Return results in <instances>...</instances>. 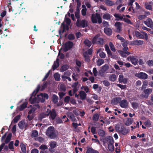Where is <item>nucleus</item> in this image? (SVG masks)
<instances>
[{"label":"nucleus","instance_id":"1","mask_svg":"<svg viewBox=\"0 0 153 153\" xmlns=\"http://www.w3.org/2000/svg\"><path fill=\"white\" fill-rule=\"evenodd\" d=\"M115 129L117 132L121 133L123 135H126L129 131V129H126L123 125H121L120 127L119 124H117L116 125Z\"/></svg>","mask_w":153,"mask_h":153},{"label":"nucleus","instance_id":"2","mask_svg":"<svg viewBox=\"0 0 153 153\" xmlns=\"http://www.w3.org/2000/svg\"><path fill=\"white\" fill-rule=\"evenodd\" d=\"M46 135L51 139H54L57 137V135L55 133V130L53 127H49L47 130Z\"/></svg>","mask_w":153,"mask_h":153},{"label":"nucleus","instance_id":"3","mask_svg":"<svg viewBox=\"0 0 153 153\" xmlns=\"http://www.w3.org/2000/svg\"><path fill=\"white\" fill-rule=\"evenodd\" d=\"M40 88V85H38L36 89L32 93L31 96L29 99V101L32 104L36 103L37 100V98L34 96L39 91Z\"/></svg>","mask_w":153,"mask_h":153},{"label":"nucleus","instance_id":"4","mask_svg":"<svg viewBox=\"0 0 153 153\" xmlns=\"http://www.w3.org/2000/svg\"><path fill=\"white\" fill-rule=\"evenodd\" d=\"M97 19L99 24L102 23V20L100 15L98 13H96L95 14H93L91 16V20L92 22L93 23H97Z\"/></svg>","mask_w":153,"mask_h":153},{"label":"nucleus","instance_id":"5","mask_svg":"<svg viewBox=\"0 0 153 153\" xmlns=\"http://www.w3.org/2000/svg\"><path fill=\"white\" fill-rule=\"evenodd\" d=\"M88 22L85 19H82L81 21L77 20L76 22V26L78 27H81L83 28L85 27L88 25Z\"/></svg>","mask_w":153,"mask_h":153},{"label":"nucleus","instance_id":"6","mask_svg":"<svg viewBox=\"0 0 153 153\" xmlns=\"http://www.w3.org/2000/svg\"><path fill=\"white\" fill-rule=\"evenodd\" d=\"M127 60L131 62L134 65H135L138 63V60L137 56H129L127 58Z\"/></svg>","mask_w":153,"mask_h":153},{"label":"nucleus","instance_id":"7","mask_svg":"<svg viewBox=\"0 0 153 153\" xmlns=\"http://www.w3.org/2000/svg\"><path fill=\"white\" fill-rule=\"evenodd\" d=\"M7 135V133H6L1 138V141L3 142V140H4L5 138V143L6 144H7L9 143L10 141L11 138L12 136V134L11 133H9L7 137H6Z\"/></svg>","mask_w":153,"mask_h":153},{"label":"nucleus","instance_id":"8","mask_svg":"<svg viewBox=\"0 0 153 153\" xmlns=\"http://www.w3.org/2000/svg\"><path fill=\"white\" fill-rule=\"evenodd\" d=\"M144 34H141L138 31H135V34L137 38H139L141 39H144L145 38L146 40L148 39V35L146 33L143 32Z\"/></svg>","mask_w":153,"mask_h":153},{"label":"nucleus","instance_id":"9","mask_svg":"<svg viewBox=\"0 0 153 153\" xmlns=\"http://www.w3.org/2000/svg\"><path fill=\"white\" fill-rule=\"evenodd\" d=\"M114 26L116 29L115 32L118 33H120L121 32L122 25L120 22H116L114 24Z\"/></svg>","mask_w":153,"mask_h":153},{"label":"nucleus","instance_id":"10","mask_svg":"<svg viewBox=\"0 0 153 153\" xmlns=\"http://www.w3.org/2000/svg\"><path fill=\"white\" fill-rule=\"evenodd\" d=\"M103 144H105V143H114V141L112 137L111 136H107L103 140Z\"/></svg>","mask_w":153,"mask_h":153},{"label":"nucleus","instance_id":"11","mask_svg":"<svg viewBox=\"0 0 153 153\" xmlns=\"http://www.w3.org/2000/svg\"><path fill=\"white\" fill-rule=\"evenodd\" d=\"M136 76L140 79H146L148 78V75L143 72H140L136 74Z\"/></svg>","mask_w":153,"mask_h":153},{"label":"nucleus","instance_id":"12","mask_svg":"<svg viewBox=\"0 0 153 153\" xmlns=\"http://www.w3.org/2000/svg\"><path fill=\"white\" fill-rule=\"evenodd\" d=\"M144 23L148 27L153 29V22L151 19H146V21L144 22Z\"/></svg>","mask_w":153,"mask_h":153},{"label":"nucleus","instance_id":"13","mask_svg":"<svg viewBox=\"0 0 153 153\" xmlns=\"http://www.w3.org/2000/svg\"><path fill=\"white\" fill-rule=\"evenodd\" d=\"M73 46V43L71 41H68L66 42L65 44V51H66L68 50H70L72 48Z\"/></svg>","mask_w":153,"mask_h":153},{"label":"nucleus","instance_id":"14","mask_svg":"<svg viewBox=\"0 0 153 153\" xmlns=\"http://www.w3.org/2000/svg\"><path fill=\"white\" fill-rule=\"evenodd\" d=\"M119 104L121 107L126 108L128 105V103L126 100L124 99L120 102Z\"/></svg>","mask_w":153,"mask_h":153},{"label":"nucleus","instance_id":"15","mask_svg":"<svg viewBox=\"0 0 153 153\" xmlns=\"http://www.w3.org/2000/svg\"><path fill=\"white\" fill-rule=\"evenodd\" d=\"M121 100V98L120 97H115L113 98L111 100V103L113 105H117Z\"/></svg>","mask_w":153,"mask_h":153},{"label":"nucleus","instance_id":"16","mask_svg":"<svg viewBox=\"0 0 153 153\" xmlns=\"http://www.w3.org/2000/svg\"><path fill=\"white\" fill-rule=\"evenodd\" d=\"M144 41L142 40H135L131 42V44L132 45H142Z\"/></svg>","mask_w":153,"mask_h":153},{"label":"nucleus","instance_id":"17","mask_svg":"<svg viewBox=\"0 0 153 153\" xmlns=\"http://www.w3.org/2000/svg\"><path fill=\"white\" fill-rule=\"evenodd\" d=\"M152 90L150 88H148L144 89L143 92L144 94L143 95L144 97L146 98H148L149 94L152 92Z\"/></svg>","mask_w":153,"mask_h":153},{"label":"nucleus","instance_id":"18","mask_svg":"<svg viewBox=\"0 0 153 153\" xmlns=\"http://www.w3.org/2000/svg\"><path fill=\"white\" fill-rule=\"evenodd\" d=\"M79 96L80 97V99L83 100L86 99L87 94L84 91H81L79 92Z\"/></svg>","mask_w":153,"mask_h":153},{"label":"nucleus","instance_id":"19","mask_svg":"<svg viewBox=\"0 0 153 153\" xmlns=\"http://www.w3.org/2000/svg\"><path fill=\"white\" fill-rule=\"evenodd\" d=\"M49 114H50V117L52 120H54L56 116V114L54 109H52V111H50Z\"/></svg>","mask_w":153,"mask_h":153},{"label":"nucleus","instance_id":"20","mask_svg":"<svg viewBox=\"0 0 153 153\" xmlns=\"http://www.w3.org/2000/svg\"><path fill=\"white\" fill-rule=\"evenodd\" d=\"M49 145L51 148L49 149V150L51 152H53L52 151V149L55 148L57 146V143L55 141H52L50 142Z\"/></svg>","mask_w":153,"mask_h":153},{"label":"nucleus","instance_id":"21","mask_svg":"<svg viewBox=\"0 0 153 153\" xmlns=\"http://www.w3.org/2000/svg\"><path fill=\"white\" fill-rule=\"evenodd\" d=\"M104 33L108 36L111 35L112 33V29L109 27H105L104 29Z\"/></svg>","mask_w":153,"mask_h":153},{"label":"nucleus","instance_id":"22","mask_svg":"<svg viewBox=\"0 0 153 153\" xmlns=\"http://www.w3.org/2000/svg\"><path fill=\"white\" fill-rule=\"evenodd\" d=\"M59 65V59L57 58L56 61L54 62V64L52 66V69L53 71L58 68Z\"/></svg>","mask_w":153,"mask_h":153},{"label":"nucleus","instance_id":"23","mask_svg":"<svg viewBox=\"0 0 153 153\" xmlns=\"http://www.w3.org/2000/svg\"><path fill=\"white\" fill-rule=\"evenodd\" d=\"M49 115V113L48 114H45L44 113L40 114L38 118L40 121H42V119L46 117Z\"/></svg>","mask_w":153,"mask_h":153},{"label":"nucleus","instance_id":"24","mask_svg":"<svg viewBox=\"0 0 153 153\" xmlns=\"http://www.w3.org/2000/svg\"><path fill=\"white\" fill-rule=\"evenodd\" d=\"M100 35L97 34L96 35L93 39L92 42L93 44H96L98 41V39L100 38Z\"/></svg>","mask_w":153,"mask_h":153},{"label":"nucleus","instance_id":"25","mask_svg":"<svg viewBox=\"0 0 153 153\" xmlns=\"http://www.w3.org/2000/svg\"><path fill=\"white\" fill-rule=\"evenodd\" d=\"M134 121V119L133 118H128L125 123V125L127 126H129Z\"/></svg>","mask_w":153,"mask_h":153},{"label":"nucleus","instance_id":"26","mask_svg":"<svg viewBox=\"0 0 153 153\" xmlns=\"http://www.w3.org/2000/svg\"><path fill=\"white\" fill-rule=\"evenodd\" d=\"M83 56L85 59V61L88 62L90 61V59L89 56L88 55L87 52H86L83 53Z\"/></svg>","mask_w":153,"mask_h":153},{"label":"nucleus","instance_id":"27","mask_svg":"<svg viewBox=\"0 0 153 153\" xmlns=\"http://www.w3.org/2000/svg\"><path fill=\"white\" fill-rule=\"evenodd\" d=\"M68 68L69 66L67 64L61 66L60 69V71L61 72H63L66 71Z\"/></svg>","mask_w":153,"mask_h":153},{"label":"nucleus","instance_id":"28","mask_svg":"<svg viewBox=\"0 0 153 153\" xmlns=\"http://www.w3.org/2000/svg\"><path fill=\"white\" fill-rule=\"evenodd\" d=\"M117 78V76L115 74H111L109 77V80L113 82L115 81Z\"/></svg>","mask_w":153,"mask_h":153},{"label":"nucleus","instance_id":"29","mask_svg":"<svg viewBox=\"0 0 153 153\" xmlns=\"http://www.w3.org/2000/svg\"><path fill=\"white\" fill-rule=\"evenodd\" d=\"M86 153H99V152L92 148H89L87 149Z\"/></svg>","mask_w":153,"mask_h":153},{"label":"nucleus","instance_id":"30","mask_svg":"<svg viewBox=\"0 0 153 153\" xmlns=\"http://www.w3.org/2000/svg\"><path fill=\"white\" fill-rule=\"evenodd\" d=\"M27 106V103L24 102L18 107V109L20 111H22Z\"/></svg>","mask_w":153,"mask_h":153},{"label":"nucleus","instance_id":"31","mask_svg":"<svg viewBox=\"0 0 153 153\" xmlns=\"http://www.w3.org/2000/svg\"><path fill=\"white\" fill-rule=\"evenodd\" d=\"M52 101L54 104H56L57 103L58 100V97L55 94H53L52 96Z\"/></svg>","mask_w":153,"mask_h":153},{"label":"nucleus","instance_id":"32","mask_svg":"<svg viewBox=\"0 0 153 153\" xmlns=\"http://www.w3.org/2000/svg\"><path fill=\"white\" fill-rule=\"evenodd\" d=\"M114 16L117 18L115 19V20L119 21V20H122L123 19V17L119 14L115 13Z\"/></svg>","mask_w":153,"mask_h":153},{"label":"nucleus","instance_id":"33","mask_svg":"<svg viewBox=\"0 0 153 153\" xmlns=\"http://www.w3.org/2000/svg\"><path fill=\"white\" fill-rule=\"evenodd\" d=\"M105 3L109 6L114 5H115L114 2L113 1L110 0H106L105 1Z\"/></svg>","mask_w":153,"mask_h":153},{"label":"nucleus","instance_id":"34","mask_svg":"<svg viewBox=\"0 0 153 153\" xmlns=\"http://www.w3.org/2000/svg\"><path fill=\"white\" fill-rule=\"evenodd\" d=\"M84 44L87 46L90 47L91 45V42L88 39H85L84 42Z\"/></svg>","mask_w":153,"mask_h":153},{"label":"nucleus","instance_id":"35","mask_svg":"<svg viewBox=\"0 0 153 153\" xmlns=\"http://www.w3.org/2000/svg\"><path fill=\"white\" fill-rule=\"evenodd\" d=\"M114 143H108V148L109 150L111 151L112 152L114 149V146L113 145Z\"/></svg>","mask_w":153,"mask_h":153},{"label":"nucleus","instance_id":"36","mask_svg":"<svg viewBox=\"0 0 153 153\" xmlns=\"http://www.w3.org/2000/svg\"><path fill=\"white\" fill-rule=\"evenodd\" d=\"M98 133L99 135L101 137H104L105 134V131L103 130L99 129L98 131Z\"/></svg>","mask_w":153,"mask_h":153},{"label":"nucleus","instance_id":"37","mask_svg":"<svg viewBox=\"0 0 153 153\" xmlns=\"http://www.w3.org/2000/svg\"><path fill=\"white\" fill-rule=\"evenodd\" d=\"M22 151L24 153L26 152V149L25 145L23 143H21L20 145Z\"/></svg>","mask_w":153,"mask_h":153},{"label":"nucleus","instance_id":"38","mask_svg":"<svg viewBox=\"0 0 153 153\" xmlns=\"http://www.w3.org/2000/svg\"><path fill=\"white\" fill-rule=\"evenodd\" d=\"M111 16L112 17V16H111L110 14L108 13H106L103 15V18L104 19L108 20L111 19Z\"/></svg>","mask_w":153,"mask_h":153},{"label":"nucleus","instance_id":"39","mask_svg":"<svg viewBox=\"0 0 153 153\" xmlns=\"http://www.w3.org/2000/svg\"><path fill=\"white\" fill-rule=\"evenodd\" d=\"M25 124V123L24 121L22 120L19 122L18 123V126L20 129H23L24 128Z\"/></svg>","mask_w":153,"mask_h":153},{"label":"nucleus","instance_id":"40","mask_svg":"<svg viewBox=\"0 0 153 153\" xmlns=\"http://www.w3.org/2000/svg\"><path fill=\"white\" fill-rule=\"evenodd\" d=\"M104 62V60L101 59H98L97 61V65L98 66H100L103 64Z\"/></svg>","mask_w":153,"mask_h":153},{"label":"nucleus","instance_id":"41","mask_svg":"<svg viewBox=\"0 0 153 153\" xmlns=\"http://www.w3.org/2000/svg\"><path fill=\"white\" fill-rule=\"evenodd\" d=\"M55 79L57 81H59L60 80V76L58 73H55L54 75Z\"/></svg>","mask_w":153,"mask_h":153},{"label":"nucleus","instance_id":"42","mask_svg":"<svg viewBox=\"0 0 153 153\" xmlns=\"http://www.w3.org/2000/svg\"><path fill=\"white\" fill-rule=\"evenodd\" d=\"M20 115L19 114L17 115L16 117H15V118H14L13 120L12 121V122H13L14 123H17L20 119Z\"/></svg>","mask_w":153,"mask_h":153},{"label":"nucleus","instance_id":"43","mask_svg":"<svg viewBox=\"0 0 153 153\" xmlns=\"http://www.w3.org/2000/svg\"><path fill=\"white\" fill-rule=\"evenodd\" d=\"M13 144V141H11L8 144L9 148L12 151H13L14 149Z\"/></svg>","mask_w":153,"mask_h":153},{"label":"nucleus","instance_id":"44","mask_svg":"<svg viewBox=\"0 0 153 153\" xmlns=\"http://www.w3.org/2000/svg\"><path fill=\"white\" fill-rule=\"evenodd\" d=\"M99 118V114H95L93 117V120L97 121H98Z\"/></svg>","mask_w":153,"mask_h":153},{"label":"nucleus","instance_id":"45","mask_svg":"<svg viewBox=\"0 0 153 153\" xmlns=\"http://www.w3.org/2000/svg\"><path fill=\"white\" fill-rule=\"evenodd\" d=\"M38 135V132L37 130H33L32 131L31 136L32 137H36Z\"/></svg>","mask_w":153,"mask_h":153},{"label":"nucleus","instance_id":"46","mask_svg":"<svg viewBox=\"0 0 153 153\" xmlns=\"http://www.w3.org/2000/svg\"><path fill=\"white\" fill-rule=\"evenodd\" d=\"M68 117L72 121L75 122L76 121V119L75 116L74 114H71L69 115Z\"/></svg>","mask_w":153,"mask_h":153},{"label":"nucleus","instance_id":"47","mask_svg":"<svg viewBox=\"0 0 153 153\" xmlns=\"http://www.w3.org/2000/svg\"><path fill=\"white\" fill-rule=\"evenodd\" d=\"M108 65L107 64H105L102 67L101 69L104 72H105L108 69Z\"/></svg>","mask_w":153,"mask_h":153},{"label":"nucleus","instance_id":"48","mask_svg":"<svg viewBox=\"0 0 153 153\" xmlns=\"http://www.w3.org/2000/svg\"><path fill=\"white\" fill-rule=\"evenodd\" d=\"M109 45L112 51L114 52L116 51V49L115 48L112 42H109Z\"/></svg>","mask_w":153,"mask_h":153},{"label":"nucleus","instance_id":"49","mask_svg":"<svg viewBox=\"0 0 153 153\" xmlns=\"http://www.w3.org/2000/svg\"><path fill=\"white\" fill-rule=\"evenodd\" d=\"M131 105L132 108L134 109H137L139 106L138 103L136 102H133Z\"/></svg>","mask_w":153,"mask_h":153},{"label":"nucleus","instance_id":"50","mask_svg":"<svg viewBox=\"0 0 153 153\" xmlns=\"http://www.w3.org/2000/svg\"><path fill=\"white\" fill-rule=\"evenodd\" d=\"M35 117L34 114H28L27 118L29 121H31Z\"/></svg>","mask_w":153,"mask_h":153},{"label":"nucleus","instance_id":"51","mask_svg":"<svg viewBox=\"0 0 153 153\" xmlns=\"http://www.w3.org/2000/svg\"><path fill=\"white\" fill-rule=\"evenodd\" d=\"M98 40V41L97 42L96 44L100 45H103L104 43V41L103 39L100 38Z\"/></svg>","mask_w":153,"mask_h":153},{"label":"nucleus","instance_id":"52","mask_svg":"<svg viewBox=\"0 0 153 153\" xmlns=\"http://www.w3.org/2000/svg\"><path fill=\"white\" fill-rule=\"evenodd\" d=\"M48 148L47 146L44 144L42 145L39 147V149H42V151H45V149H48Z\"/></svg>","mask_w":153,"mask_h":153},{"label":"nucleus","instance_id":"53","mask_svg":"<svg viewBox=\"0 0 153 153\" xmlns=\"http://www.w3.org/2000/svg\"><path fill=\"white\" fill-rule=\"evenodd\" d=\"M148 85V82L146 81H144L143 83V85L141 88L142 90H144L146 88V86Z\"/></svg>","mask_w":153,"mask_h":153},{"label":"nucleus","instance_id":"54","mask_svg":"<svg viewBox=\"0 0 153 153\" xmlns=\"http://www.w3.org/2000/svg\"><path fill=\"white\" fill-rule=\"evenodd\" d=\"M105 86L108 87L110 85V83L107 80H104L102 82Z\"/></svg>","mask_w":153,"mask_h":153},{"label":"nucleus","instance_id":"55","mask_svg":"<svg viewBox=\"0 0 153 153\" xmlns=\"http://www.w3.org/2000/svg\"><path fill=\"white\" fill-rule=\"evenodd\" d=\"M68 38L70 40H73L75 39V37L74 34L71 33L68 35Z\"/></svg>","mask_w":153,"mask_h":153},{"label":"nucleus","instance_id":"56","mask_svg":"<svg viewBox=\"0 0 153 153\" xmlns=\"http://www.w3.org/2000/svg\"><path fill=\"white\" fill-rule=\"evenodd\" d=\"M68 25H65L64 23H63L61 24V27H62L63 28L65 29V30H69V27Z\"/></svg>","mask_w":153,"mask_h":153},{"label":"nucleus","instance_id":"57","mask_svg":"<svg viewBox=\"0 0 153 153\" xmlns=\"http://www.w3.org/2000/svg\"><path fill=\"white\" fill-rule=\"evenodd\" d=\"M36 110V108L35 107H33L31 108L29 111L28 114H34V112Z\"/></svg>","mask_w":153,"mask_h":153},{"label":"nucleus","instance_id":"58","mask_svg":"<svg viewBox=\"0 0 153 153\" xmlns=\"http://www.w3.org/2000/svg\"><path fill=\"white\" fill-rule=\"evenodd\" d=\"M78 74H76L74 73H73L72 76V77L73 80L75 81H76L78 80L77 78Z\"/></svg>","mask_w":153,"mask_h":153},{"label":"nucleus","instance_id":"59","mask_svg":"<svg viewBox=\"0 0 153 153\" xmlns=\"http://www.w3.org/2000/svg\"><path fill=\"white\" fill-rule=\"evenodd\" d=\"M40 95H41L42 97L45 98L46 100H48V99L49 96L47 94L45 93H41Z\"/></svg>","mask_w":153,"mask_h":153},{"label":"nucleus","instance_id":"60","mask_svg":"<svg viewBox=\"0 0 153 153\" xmlns=\"http://www.w3.org/2000/svg\"><path fill=\"white\" fill-rule=\"evenodd\" d=\"M87 9L86 7L85 8H82L81 10V13L83 16H85L86 15Z\"/></svg>","mask_w":153,"mask_h":153},{"label":"nucleus","instance_id":"61","mask_svg":"<svg viewBox=\"0 0 153 153\" xmlns=\"http://www.w3.org/2000/svg\"><path fill=\"white\" fill-rule=\"evenodd\" d=\"M123 20L125 22L127 23L128 24H132V23L131 21L128 19L126 18H123Z\"/></svg>","mask_w":153,"mask_h":153},{"label":"nucleus","instance_id":"62","mask_svg":"<svg viewBox=\"0 0 153 153\" xmlns=\"http://www.w3.org/2000/svg\"><path fill=\"white\" fill-rule=\"evenodd\" d=\"M70 97L68 96H66L64 99V102L66 103H69L70 100Z\"/></svg>","mask_w":153,"mask_h":153},{"label":"nucleus","instance_id":"63","mask_svg":"<svg viewBox=\"0 0 153 153\" xmlns=\"http://www.w3.org/2000/svg\"><path fill=\"white\" fill-rule=\"evenodd\" d=\"M116 36L117 39L120 40L122 42H123L125 41L124 39L122 36H120V35L118 34Z\"/></svg>","mask_w":153,"mask_h":153},{"label":"nucleus","instance_id":"64","mask_svg":"<svg viewBox=\"0 0 153 153\" xmlns=\"http://www.w3.org/2000/svg\"><path fill=\"white\" fill-rule=\"evenodd\" d=\"M99 56L100 57L102 58H104L106 57L105 54L103 51H101L100 52Z\"/></svg>","mask_w":153,"mask_h":153}]
</instances>
